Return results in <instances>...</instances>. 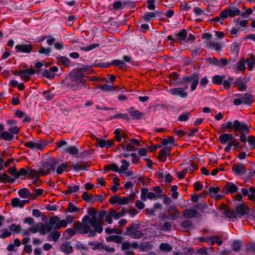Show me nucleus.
I'll list each match as a JSON object with an SVG mask.
<instances>
[{"label":"nucleus","mask_w":255,"mask_h":255,"mask_svg":"<svg viewBox=\"0 0 255 255\" xmlns=\"http://www.w3.org/2000/svg\"><path fill=\"white\" fill-rule=\"evenodd\" d=\"M157 196L153 192L148 191L146 188H143L141 190L140 198L143 201H146L147 199H156Z\"/></svg>","instance_id":"12"},{"label":"nucleus","mask_w":255,"mask_h":255,"mask_svg":"<svg viewBox=\"0 0 255 255\" xmlns=\"http://www.w3.org/2000/svg\"><path fill=\"white\" fill-rule=\"evenodd\" d=\"M110 212L113 217L116 220H118L121 217H123L126 213V210L124 209H123L122 212L120 213L117 212L115 210H111Z\"/></svg>","instance_id":"36"},{"label":"nucleus","mask_w":255,"mask_h":255,"mask_svg":"<svg viewBox=\"0 0 255 255\" xmlns=\"http://www.w3.org/2000/svg\"><path fill=\"white\" fill-rule=\"evenodd\" d=\"M189 113H183L178 118V121L179 122H186L189 119Z\"/></svg>","instance_id":"58"},{"label":"nucleus","mask_w":255,"mask_h":255,"mask_svg":"<svg viewBox=\"0 0 255 255\" xmlns=\"http://www.w3.org/2000/svg\"><path fill=\"white\" fill-rule=\"evenodd\" d=\"M219 140L222 144H226L227 142H235L236 139L231 134L222 133L219 136Z\"/></svg>","instance_id":"18"},{"label":"nucleus","mask_w":255,"mask_h":255,"mask_svg":"<svg viewBox=\"0 0 255 255\" xmlns=\"http://www.w3.org/2000/svg\"><path fill=\"white\" fill-rule=\"evenodd\" d=\"M89 216H85L82 219V223L76 222L74 224L75 229L80 233L88 234L89 236L93 237L97 233L103 232V225L101 222L97 220V211L94 208L88 210Z\"/></svg>","instance_id":"1"},{"label":"nucleus","mask_w":255,"mask_h":255,"mask_svg":"<svg viewBox=\"0 0 255 255\" xmlns=\"http://www.w3.org/2000/svg\"><path fill=\"white\" fill-rule=\"evenodd\" d=\"M38 51L41 54L48 56L51 53V49L49 47L45 48L43 46H41L39 48Z\"/></svg>","instance_id":"52"},{"label":"nucleus","mask_w":255,"mask_h":255,"mask_svg":"<svg viewBox=\"0 0 255 255\" xmlns=\"http://www.w3.org/2000/svg\"><path fill=\"white\" fill-rule=\"evenodd\" d=\"M159 12L155 10L153 12H146L142 16L143 19L146 22H149L155 17L158 14Z\"/></svg>","instance_id":"24"},{"label":"nucleus","mask_w":255,"mask_h":255,"mask_svg":"<svg viewBox=\"0 0 255 255\" xmlns=\"http://www.w3.org/2000/svg\"><path fill=\"white\" fill-rule=\"evenodd\" d=\"M248 141L252 148L255 147V136L253 135L249 136Z\"/></svg>","instance_id":"61"},{"label":"nucleus","mask_w":255,"mask_h":255,"mask_svg":"<svg viewBox=\"0 0 255 255\" xmlns=\"http://www.w3.org/2000/svg\"><path fill=\"white\" fill-rule=\"evenodd\" d=\"M224 189L226 192L232 193L236 192L238 189V187L234 183L228 182L225 185Z\"/></svg>","instance_id":"26"},{"label":"nucleus","mask_w":255,"mask_h":255,"mask_svg":"<svg viewBox=\"0 0 255 255\" xmlns=\"http://www.w3.org/2000/svg\"><path fill=\"white\" fill-rule=\"evenodd\" d=\"M79 210V208H77L72 203L69 204L68 207L66 210V212L69 213L78 212Z\"/></svg>","instance_id":"44"},{"label":"nucleus","mask_w":255,"mask_h":255,"mask_svg":"<svg viewBox=\"0 0 255 255\" xmlns=\"http://www.w3.org/2000/svg\"><path fill=\"white\" fill-rule=\"evenodd\" d=\"M76 232L79 233V232L75 229V227L74 226V229H67L65 231L64 234L65 236H66V235H68L69 236L68 238H70L71 237L74 236ZM80 234L81 233H80Z\"/></svg>","instance_id":"51"},{"label":"nucleus","mask_w":255,"mask_h":255,"mask_svg":"<svg viewBox=\"0 0 255 255\" xmlns=\"http://www.w3.org/2000/svg\"><path fill=\"white\" fill-rule=\"evenodd\" d=\"M236 98L233 103L235 106H238L241 104L250 105L254 101L253 96L247 93L238 94L235 95Z\"/></svg>","instance_id":"4"},{"label":"nucleus","mask_w":255,"mask_h":255,"mask_svg":"<svg viewBox=\"0 0 255 255\" xmlns=\"http://www.w3.org/2000/svg\"><path fill=\"white\" fill-rule=\"evenodd\" d=\"M60 250L61 251L66 254L71 253L73 252L72 247L69 242H66L63 243L60 247Z\"/></svg>","instance_id":"31"},{"label":"nucleus","mask_w":255,"mask_h":255,"mask_svg":"<svg viewBox=\"0 0 255 255\" xmlns=\"http://www.w3.org/2000/svg\"><path fill=\"white\" fill-rule=\"evenodd\" d=\"M88 245L94 250L101 249L102 244L98 242H89Z\"/></svg>","instance_id":"45"},{"label":"nucleus","mask_w":255,"mask_h":255,"mask_svg":"<svg viewBox=\"0 0 255 255\" xmlns=\"http://www.w3.org/2000/svg\"><path fill=\"white\" fill-rule=\"evenodd\" d=\"M160 249L165 252H170L172 250L171 246L167 243H162L159 246Z\"/></svg>","instance_id":"56"},{"label":"nucleus","mask_w":255,"mask_h":255,"mask_svg":"<svg viewBox=\"0 0 255 255\" xmlns=\"http://www.w3.org/2000/svg\"><path fill=\"white\" fill-rule=\"evenodd\" d=\"M152 248V245L149 243L141 244L139 246V251H148Z\"/></svg>","instance_id":"46"},{"label":"nucleus","mask_w":255,"mask_h":255,"mask_svg":"<svg viewBox=\"0 0 255 255\" xmlns=\"http://www.w3.org/2000/svg\"><path fill=\"white\" fill-rule=\"evenodd\" d=\"M106 169H111L113 171L119 172L120 173V168L118 165L116 163L109 164L105 166Z\"/></svg>","instance_id":"49"},{"label":"nucleus","mask_w":255,"mask_h":255,"mask_svg":"<svg viewBox=\"0 0 255 255\" xmlns=\"http://www.w3.org/2000/svg\"><path fill=\"white\" fill-rule=\"evenodd\" d=\"M52 229L50 224L39 223V232L41 235H45Z\"/></svg>","instance_id":"27"},{"label":"nucleus","mask_w":255,"mask_h":255,"mask_svg":"<svg viewBox=\"0 0 255 255\" xmlns=\"http://www.w3.org/2000/svg\"><path fill=\"white\" fill-rule=\"evenodd\" d=\"M204 44L206 48L209 49H214L217 51H219L222 48L220 42L212 40H206L204 41Z\"/></svg>","instance_id":"16"},{"label":"nucleus","mask_w":255,"mask_h":255,"mask_svg":"<svg viewBox=\"0 0 255 255\" xmlns=\"http://www.w3.org/2000/svg\"><path fill=\"white\" fill-rule=\"evenodd\" d=\"M97 144L100 147L103 148L106 147L109 148L113 145V142L109 140H106L104 139L97 138H96Z\"/></svg>","instance_id":"23"},{"label":"nucleus","mask_w":255,"mask_h":255,"mask_svg":"<svg viewBox=\"0 0 255 255\" xmlns=\"http://www.w3.org/2000/svg\"><path fill=\"white\" fill-rule=\"evenodd\" d=\"M13 137V135L7 131H3V132L0 135V139H4L7 141L12 140Z\"/></svg>","instance_id":"38"},{"label":"nucleus","mask_w":255,"mask_h":255,"mask_svg":"<svg viewBox=\"0 0 255 255\" xmlns=\"http://www.w3.org/2000/svg\"><path fill=\"white\" fill-rule=\"evenodd\" d=\"M177 36L179 40H185L187 36L186 31L185 29L182 30L177 34Z\"/></svg>","instance_id":"57"},{"label":"nucleus","mask_w":255,"mask_h":255,"mask_svg":"<svg viewBox=\"0 0 255 255\" xmlns=\"http://www.w3.org/2000/svg\"><path fill=\"white\" fill-rule=\"evenodd\" d=\"M248 66V68L249 71H252L255 65V57L252 56L249 58H247L245 61Z\"/></svg>","instance_id":"35"},{"label":"nucleus","mask_w":255,"mask_h":255,"mask_svg":"<svg viewBox=\"0 0 255 255\" xmlns=\"http://www.w3.org/2000/svg\"><path fill=\"white\" fill-rule=\"evenodd\" d=\"M139 246L140 245H139L136 242H134L132 244L128 242H125L123 243L122 249L123 250L126 251L125 252V255H133L132 251H128V250L132 248L134 249H138L139 251Z\"/></svg>","instance_id":"10"},{"label":"nucleus","mask_w":255,"mask_h":255,"mask_svg":"<svg viewBox=\"0 0 255 255\" xmlns=\"http://www.w3.org/2000/svg\"><path fill=\"white\" fill-rule=\"evenodd\" d=\"M241 14L240 10L236 7H229L225 9L220 12V16L221 18L224 19L228 17H233Z\"/></svg>","instance_id":"6"},{"label":"nucleus","mask_w":255,"mask_h":255,"mask_svg":"<svg viewBox=\"0 0 255 255\" xmlns=\"http://www.w3.org/2000/svg\"><path fill=\"white\" fill-rule=\"evenodd\" d=\"M43 75L48 79H52L55 77V73H53L49 69H46L43 71Z\"/></svg>","instance_id":"47"},{"label":"nucleus","mask_w":255,"mask_h":255,"mask_svg":"<svg viewBox=\"0 0 255 255\" xmlns=\"http://www.w3.org/2000/svg\"><path fill=\"white\" fill-rule=\"evenodd\" d=\"M59 60L65 66H69L71 64V61L65 56H60L59 57Z\"/></svg>","instance_id":"60"},{"label":"nucleus","mask_w":255,"mask_h":255,"mask_svg":"<svg viewBox=\"0 0 255 255\" xmlns=\"http://www.w3.org/2000/svg\"><path fill=\"white\" fill-rule=\"evenodd\" d=\"M188 86L185 85L183 87H177L170 89L168 92L176 97H179L181 98H186L188 96V94L185 90L187 89Z\"/></svg>","instance_id":"7"},{"label":"nucleus","mask_w":255,"mask_h":255,"mask_svg":"<svg viewBox=\"0 0 255 255\" xmlns=\"http://www.w3.org/2000/svg\"><path fill=\"white\" fill-rule=\"evenodd\" d=\"M219 190L220 188L219 187H211L209 189V191L212 197H214L219 193Z\"/></svg>","instance_id":"62"},{"label":"nucleus","mask_w":255,"mask_h":255,"mask_svg":"<svg viewBox=\"0 0 255 255\" xmlns=\"http://www.w3.org/2000/svg\"><path fill=\"white\" fill-rule=\"evenodd\" d=\"M98 88L104 92H108L113 90V87L108 84H104V85L100 86Z\"/></svg>","instance_id":"59"},{"label":"nucleus","mask_w":255,"mask_h":255,"mask_svg":"<svg viewBox=\"0 0 255 255\" xmlns=\"http://www.w3.org/2000/svg\"><path fill=\"white\" fill-rule=\"evenodd\" d=\"M62 151L66 153H69L71 154L74 155L76 154L78 151V148L75 146L67 145L66 147L62 149Z\"/></svg>","instance_id":"32"},{"label":"nucleus","mask_w":255,"mask_h":255,"mask_svg":"<svg viewBox=\"0 0 255 255\" xmlns=\"http://www.w3.org/2000/svg\"><path fill=\"white\" fill-rule=\"evenodd\" d=\"M18 195L22 198H27L29 197L32 198V193L27 188L20 189L18 192Z\"/></svg>","instance_id":"30"},{"label":"nucleus","mask_w":255,"mask_h":255,"mask_svg":"<svg viewBox=\"0 0 255 255\" xmlns=\"http://www.w3.org/2000/svg\"><path fill=\"white\" fill-rule=\"evenodd\" d=\"M234 129L236 131H241L242 132L248 133L249 128L245 122H240L238 120L234 121Z\"/></svg>","instance_id":"11"},{"label":"nucleus","mask_w":255,"mask_h":255,"mask_svg":"<svg viewBox=\"0 0 255 255\" xmlns=\"http://www.w3.org/2000/svg\"><path fill=\"white\" fill-rule=\"evenodd\" d=\"M72 168L74 171L79 172L83 170H87L88 169V166L85 164L77 163L73 164L72 165Z\"/></svg>","instance_id":"29"},{"label":"nucleus","mask_w":255,"mask_h":255,"mask_svg":"<svg viewBox=\"0 0 255 255\" xmlns=\"http://www.w3.org/2000/svg\"><path fill=\"white\" fill-rule=\"evenodd\" d=\"M58 160L55 158H50L44 162L40 167V172L42 175H45L50 172L54 173L57 166Z\"/></svg>","instance_id":"3"},{"label":"nucleus","mask_w":255,"mask_h":255,"mask_svg":"<svg viewBox=\"0 0 255 255\" xmlns=\"http://www.w3.org/2000/svg\"><path fill=\"white\" fill-rule=\"evenodd\" d=\"M15 49L17 53H29L32 51V46L30 44L17 45Z\"/></svg>","instance_id":"15"},{"label":"nucleus","mask_w":255,"mask_h":255,"mask_svg":"<svg viewBox=\"0 0 255 255\" xmlns=\"http://www.w3.org/2000/svg\"><path fill=\"white\" fill-rule=\"evenodd\" d=\"M121 163L122 166L120 168V173L121 174H123L126 173V171H127V170L129 166V163L125 159L122 160L121 161Z\"/></svg>","instance_id":"37"},{"label":"nucleus","mask_w":255,"mask_h":255,"mask_svg":"<svg viewBox=\"0 0 255 255\" xmlns=\"http://www.w3.org/2000/svg\"><path fill=\"white\" fill-rule=\"evenodd\" d=\"M248 198L250 200H255V187H252L249 189Z\"/></svg>","instance_id":"55"},{"label":"nucleus","mask_w":255,"mask_h":255,"mask_svg":"<svg viewBox=\"0 0 255 255\" xmlns=\"http://www.w3.org/2000/svg\"><path fill=\"white\" fill-rule=\"evenodd\" d=\"M142 116V113H125L121 114H117L114 116L111 117L110 120L114 119H123L124 120H128L130 119L131 117L132 119L137 120L139 119Z\"/></svg>","instance_id":"8"},{"label":"nucleus","mask_w":255,"mask_h":255,"mask_svg":"<svg viewBox=\"0 0 255 255\" xmlns=\"http://www.w3.org/2000/svg\"><path fill=\"white\" fill-rule=\"evenodd\" d=\"M172 148L171 146H166L160 151L159 156L160 159L164 160L168 156L170 155V150Z\"/></svg>","instance_id":"25"},{"label":"nucleus","mask_w":255,"mask_h":255,"mask_svg":"<svg viewBox=\"0 0 255 255\" xmlns=\"http://www.w3.org/2000/svg\"><path fill=\"white\" fill-rule=\"evenodd\" d=\"M86 81V78L84 77L82 74L77 73L71 77L68 87L73 90H78V86L80 85L89 88V86L85 83Z\"/></svg>","instance_id":"2"},{"label":"nucleus","mask_w":255,"mask_h":255,"mask_svg":"<svg viewBox=\"0 0 255 255\" xmlns=\"http://www.w3.org/2000/svg\"><path fill=\"white\" fill-rule=\"evenodd\" d=\"M60 234L58 232H52L48 237L49 241H56L60 237Z\"/></svg>","instance_id":"54"},{"label":"nucleus","mask_w":255,"mask_h":255,"mask_svg":"<svg viewBox=\"0 0 255 255\" xmlns=\"http://www.w3.org/2000/svg\"><path fill=\"white\" fill-rule=\"evenodd\" d=\"M25 146L32 149L42 150L47 145L45 141L40 142L38 140H34L25 143Z\"/></svg>","instance_id":"9"},{"label":"nucleus","mask_w":255,"mask_h":255,"mask_svg":"<svg viewBox=\"0 0 255 255\" xmlns=\"http://www.w3.org/2000/svg\"><path fill=\"white\" fill-rule=\"evenodd\" d=\"M245 68V61L244 60L239 61L236 65V69L238 71H244Z\"/></svg>","instance_id":"53"},{"label":"nucleus","mask_w":255,"mask_h":255,"mask_svg":"<svg viewBox=\"0 0 255 255\" xmlns=\"http://www.w3.org/2000/svg\"><path fill=\"white\" fill-rule=\"evenodd\" d=\"M39 232V224H33L30 227L25 230L23 234L26 235H30V233L34 234Z\"/></svg>","instance_id":"28"},{"label":"nucleus","mask_w":255,"mask_h":255,"mask_svg":"<svg viewBox=\"0 0 255 255\" xmlns=\"http://www.w3.org/2000/svg\"><path fill=\"white\" fill-rule=\"evenodd\" d=\"M225 78L224 75L220 76L218 75L212 77V81L214 84L216 85H221L222 84L223 80Z\"/></svg>","instance_id":"39"},{"label":"nucleus","mask_w":255,"mask_h":255,"mask_svg":"<svg viewBox=\"0 0 255 255\" xmlns=\"http://www.w3.org/2000/svg\"><path fill=\"white\" fill-rule=\"evenodd\" d=\"M185 82L187 83L186 85L188 86V83H191V91H194L199 83V78L194 77V75H191L186 77L185 79Z\"/></svg>","instance_id":"13"},{"label":"nucleus","mask_w":255,"mask_h":255,"mask_svg":"<svg viewBox=\"0 0 255 255\" xmlns=\"http://www.w3.org/2000/svg\"><path fill=\"white\" fill-rule=\"evenodd\" d=\"M11 232L7 229L0 230V238L1 239H4L11 235Z\"/></svg>","instance_id":"50"},{"label":"nucleus","mask_w":255,"mask_h":255,"mask_svg":"<svg viewBox=\"0 0 255 255\" xmlns=\"http://www.w3.org/2000/svg\"><path fill=\"white\" fill-rule=\"evenodd\" d=\"M106 241L108 242L114 241L116 243H119L121 241V238L116 235L110 236L106 238Z\"/></svg>","instance_id":"48"},{"label":"nucleus","mask_w":255,"mask_h":255,"mask_svg":"<svg viewBox=\"0 0 255 255\" xmlns=\"http://www.w3.org/2000/svg\"><path fill=\"white\" fill-rule=\"evenodd\" d=\"M34 74V70L31 68L22 70L21 79L23 81H27L30 77Z\"/></svg>","instance_id":"22"},{"label":"nucleus","mask_w":255,"mask_h":255,"mask_svg":"<svg viewBox=\"0 0 255 255\" xmlns=\"http://www.w3.org/2000/svg\"><path fill=\"white\" fill-rule=\"evenodd\" d=\"M120 149L124 151H135L136 148L131 143L128 141H124L120 145Z\"/></svg>","instance_id":"21"},{"label":"nucleus","mask_w":255,"mask_h":255,"mask_svg":"<svg viewBox=\"0 0 255 255\" xmlns=\"http://www.w3.org/2000/svg\"><path fill=\"white\" fill-rule=\"evenodd\" d=\"M232 169L236 175H242L246 173V166L241 163L234 164Z\"/></svg>","instance_id":"14"},{"label":"nucleus","mask_w":255,"mask_h":255,"mask_svg":"<svg viewBox=\"0 0 255 255\" xmlns=\"http://www.w3.org/2000/svg\"><path fill=\"white\" fill-rule=\"evenodd\" d=\"M44 190L42 189H37L35 191V194H32V198L35 199L37 197L43 195Z\"/></svg>","instance_id":"63"},{"label":"nucleus","mask_w":255,"mask_h":255,"mask_svg":"<svg viewBox=\"0 0 255 255\" xmlns=\"http://www.w3.org/2000/svg\"><path fill=\"white\" fill-rule=\"evenodd\" d=\"M138 228L137 224H132L130 227L127 228L125 235L133 239L141 238L143 236V234L138 230Z\"/></svg>","instance_id":"5"},{"label":"nucleus","mask_w":255,"mask_h":255,"mask_svg":"<svg viewBox=\"0 0 255 255\" xmlns=\"http://www.w3.org/2000/svg\"><path fill=\"white\" fill-rule=\"evenodd\" d=\"M196 215V211L193 209H187L184 212V217L187 218H191Z\"/></svg>","instance_id":"40"},{"label":"nucleus","mask_w":255,"mask_h":255,"mask_svg":"<svg viewBox=\"0 0 255 255\" xmlns=\"http://www.w3.org/2000/svg\"><path fill=\"white\" fill-rule=\"evenodd\" d=\"M99 46V44L98 43H93L86 47H80V48L81 50L84 51H89L97 48Z\"/></svg>","instance_id":"43"},{"label":"nucleus","mask_w":255,"mask_h":255,"mask_svg":"<svg viewBox=\"0 0 255 255\" xmlns=\"http://www.w3.org/2000/svg\"><path fill=\"white\" fill-rule=\"evenodd\" d=\"M8 130L10 131L11 133L13 134H18L20 131V128L16 126H11Z\"/></svg>","instance_id":"64"},{"label":"nucleus","mask_w":255,"mask_h":255,"mask_svg":"<svg viewBox=\"0 0 255 255\" xmlns=\"http://www.w3.org/2000/svg\"><path fill=\"white\" fill-rule=\"evenodd\" d=\"M59 218L57 216H54L50 218L49 223L52 228L54 229H58V227L59 226Z\"/></svg>","instance_id":"33"},{"label":"nucleus","mask_w":255,"mask_h":255,"mask_svg":"<svg viewBox=\"0 0 255 255\" xmlns=\"http://www.w3.org/2000/svg\"><path fill=\"white\" fill-rule=\"evenodd\" d=\"M67 167L68 165L66 163H62L60 164L58 163L54 172L57 174H61L67 169Z\"/></svg>","instance_id":"34"},{"label":"nucleus","mask_w":255,"mask_h":255,"mask_svg":"<svg viewBox=\"0 0 255 255\" xmlns=\"http://www.w3.org/2000/svg\"><path fill=\"white\" fill-rule=\"evenodd\" d=\"M28 203H29L28 200H21L18 198H14L12 199L11 201L12 206L14 208L19 207L22 208L26 204Z\"/></svg>","instance_id":"20"},{"label":"nucleus","mask_w":255,"mask_h":255,"mask_svg":"<svg viewBox=\"0 0 255 255\" xmlns=\"http://www.w3.org/2000/svg\"><path fill=\"white\" fill-rule=\"evenodd\" d=\"M79 189L78 185H69L65 191L66 194H71L76 192Z\"/></svg>","instance_id":"42"},{"label":"nucleus","mask_w":255,"mask_h":255,"mask_svg":"<svg viewBox=\"0 0 255 255\" xmlns=\"http://www.w3.org/2000/svg\"><path fill=\"white\" fill-rule=\"evenodd\" d=\"M249 211V208L243 204L238 205L237 206L236 208V212L241 218L244 216L245 215L247 214Z\"/></svg>","instance_id":"19"},{"label":"nucleus","mask_w":255,"mask_h":255,"mask_svg":"<svg viewBox=\"0 0 255 255\" xmlns=\"http://www.w3.org/2000/svg\"><path fill=\"white\" fill-rule=\"evenodd\" d=\"M28 175L32 180V182L36 183L38 180L40 175H42V173L40 172V168L38 170L33 168H28Z\"/></svg>","instance_id":"17"},{"label":"nucleus","mask_w":255,"mask_h":255,"mask_svg":"<svg viewBox=\"0 0 255 255\" xmlns=\"http://www.w3.org/2000/svg\"><path fill=\"white\" fill-rule=\"evenodd\" d=\"M175 142V138L172 136H169L166 138H163L161 143L163 145L169 146V144H174Z\"/></svg>","instance_id":"41"}]
</instances>
